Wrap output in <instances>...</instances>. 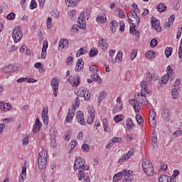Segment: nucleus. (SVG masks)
Masks as SVG:
<instances>
[{
    "label": "nucleus",
    "instance_id": "40",
    "mask_svg": "<svg viewBox=\"0 0 182 182\" xmlns=\"http://www.w3.org/2000/svg\"><path fill=\"white\" fill-rule=\"evenodd\" d=\"M123 115L119 114L114 117V122L116 123H119V122H122L123 120Z\"/></svg>",
    "mask_w": 182,
    "mask_h": 182
},
{
    "label": "nucleus",
    "instance_id": "6",
    "mask_svg": "<svg viewBox=\"0 0 182 182\" xmlns=\"http://www.w3.org/2000/svg\"><path fill=\"white\" fill-rule=\"evenodd\" d=\"M115 176L120 180L122 179V177H125L124 181L125 182H129L132 181L133 180V171L128 170V169H124L121 172H119L115 174Z\"/></svg>",
    "mask_w": 182,
    "mask_h": 182
},
{
    "label": "nucleus",
    "instance_id": "49",
    "mask_svg": "<svg viewBox=\"0 0 182 182\" xmlns=\"http://www.w3.org/2000/svg\"><path fill=\"white\" fill-rule=\"evenodd\" d=\"M123 58V53L122 51H118L117 56L115 58L116 60L118 59L120 62H122V59Z\"/></svg>",
    "mask_w": 182,
    "mask_h": 182
},
{
    "label": "nucleus",
    "instance_id": "34",
    "mask_svg": "<svg viewBox=\"0 0 182 182\" xmlns=\"http://www.w3.org/2000/svg\"><path fill=\"white\" fill-rule=\"evenodd\" d=\"M106 92L102 91L99 94V97H98V103L100 104V102H102L103 100V99H105V97H106Z\"/></svg>",
    "mask_w": 182,
    "mask_h": 182
},
{
    "label": "nucleus",
    "instance_id": "14",
    "mask_svg": "<svg viewBox=\"0 0 182 182\" xmlns=\"http://www.w3.org/2000/svg\"><path fill=\"white\" fill-rule=\"evenodd\" d=\"M162 110H163L162 112L163 119H164V120H168V119H170V115H169L170 109H168V107H167V105H163Z\"/></svg>",
    "mask_w": 182,
    "mask_h": 182
},
{
    "label": "nucleus",
    "instance_id": "23",
    "mask_svg": "<svg viewBox=\"0 0 182 182\" xmlns=\"http://www.w3.org/2000/svg\"><path fill=\"white\" fill-rule=\"evenodd\" d=\"M109 26H110L111 32L112 33H114L116 32V28H119V23H117V21L116 20H113L110 23Z\"/></svg>",
    "mask_w": 182,
    "mask_h": 182
},
{
    "label": "nucleus",
    "instance_id": "48",
    "mask_svg": "<svg viewBox=\"0 0 182 182\" xmlns=\"http://www.w3.org/2000/svg\"><path fill=\"white\" fill-rule=\"evenodd\" d=\"M50 144L52 149H55L56 147V146H58L55 139H50Z\"/></svg>",
    "mask_w": 182,
    "mask_h": 182
},
{
    "label": "nucleus",
    "instance_id": "38",
    "mask_svg": "<svg viewBox=\"0 0 182 182\" xmlns=\"http://www.w3.org/2000/svg\"><path fill=\"white\" fill-rule=\"evenodd\" d=\"M36 8H38V3H36V1L35 0H31L30 9H36Z\"/></svg>",
    "mask_w": 182,
    "mask_h": 182
},
{
    "label": "nucleus",
    "instance_id": "43",
    "mask_svg": "<svg viewBox=\"0 0 182 182\" xmlns=\"http://www.w3.org/2000/svg\"><path fill=\"white\" fill-rule=\"evenodd\" d=\"M66 5L68 4V6H76V1L75 0H65Z\"/></svg>",
    "mask_w": 182,
    "mask_h": 182
},
{
    "label": "nucleus",
    "instance_id": "2",
    "mask_svg": "<svg viewBox=\"0 0 182 182\" xmlns=\"http://www.w3.org/2000/svg\"><path fill=\"white\" fill-rule=\"evenodd\" d=\"M141 94H138L137 103H140L142 106H146V105L149 104V100L146 98V93L149 94L150 92L147 90V82L142 81L141 82Z\"/></svg>",
    "mask_w": 182,
    "mask_h": 182
},
{
    "label": "nucleus",
    "instance_id": "55",
    "mask_svg": "<svg viewBox=\"0 0 182 182\" xmlns=\"http://www.w3.org/2000/svg\"><path fill=\"white\" fill-rule=\"evenodd\" d=\"M119 16L122 19H124V18H126V16L124 15V12L123 11V9L119 10Z\"/></svg>",
    "mask_w": 182,
    "mask_h": 182
},
{
    "label": "nucleus",
    "instance_id": "32",
    "mask_svg": "<svg viewBox=\"0 0 182 182\" xmlns=\"http://www.w3.org/2000/svg\"><path fill=\"white\" fill-rule=\"evenodd\" d=\"M155 55L156 53H154V50H149L145 54L146 59H151L152 58H154Z\"/></svg>",
    "mask_w": 182,
    "mask_h": 182
},
{
    "label": "nucleus",
    "instance_id": "63",
    "mask_svg": "<svg viewBox=\"0 0 182 182\" xmlns=\"http://www.w3.org/2000/svg\"><path fill=\"white\" fill-rule=\"evenodd\" d=\"M178 53L179 59H182V46H179Z\"/></svg>",
    "mask_w": 182,
    "mask_h": 182
},
{
    "label": "nucleus",
    "instance_id": "64",
    "mask_svg": "<svg viewBox=\"0 0 182 182\" xmlns=\"http://www.w3.org/2000/svg\"><path fill=\"white\" fill-rule=\"evenodd\" d=\"M168 182H176V178H173V176H168Z\"/></svg>",
    "mask_w": 182,
    "mask_h": 182
},
{
    "label": "nucleus",
    "instance_id": "4",
    "mask_svg": "<svg viewBox=\"0 0 182 182\" xmlns=\"http://www.w3.org/2000/svg\"><path fill=\"white\" fill-rule=\"evenodd\" d=\"M47 157H48V152H46V151H42L39 154V156L38 159V166L39 170H43L46 168V164L48 163Z\"/></svg>",
    "mask_w": 182,
    "mask_h": 182
},
{
    "label": "nucleus",
    "instance_id": "28",
    "mask_svg": "<svg viewBox=\"0 0 182 182\" xmlns=\"http://www.w3.org/2000/svg\"><path fill=\"white\" fill-rule=\"evenodd\" d=\"M76 144H77V141H73L69 144V145L68 146V154L72 153V150H73V149H75V146H76Z\"/></svg>",
    "mask_w": 182,
    "mask_h": 182
},
{
    "label": "nucleus",
    "instance_id": "1",
    "mask_svg": "<svg viewBox=\"0 0 182 182\" xmlns=\"http://www.w3.org/2000/svg\"><path fill=\"white\" fill-rule=\"evenodd\" d=\"M90 167L86 164V162L82 158H77L74 162V170H78V180L82 181L84 179L85 182H90V176H86L85 171H89Z\"/></svg>",
    "mask_w": 182,
    "mask_h": 182
},
{
    "label": "nucleus",
    "instance_id": "20",
    "mask_svg": "<svg viewBox=\"0 0 182 182\" xmlns=\"http://www.w3.org/2000/svg\"><path fill=\"white\" fill-rule=\"evenodd\" d=\"M48 41H43L42 52H41V59H45L46 58V50L48 49Z\"/></svg>",
    "mask_w": 182,
    "mask_h": 182
},
{
    "label": "nucleus",
    "instance_id": "41",
    "mask_svg": "<svg viewBox=\"0 0 182 182\" xmlns=\"http://www.w3.org/2000/svg\"><path fill=\"white\" fill-rule=\"evenodd\" d=\"M171 95L173 99H177L178 96V90H176L175 88H173L171 91Z\"/></svg>",
    "mask_w": 182,
    "mask_h": 182
},
{
    "label": "nucleus",
    "instance_id": "9",
    "mask_svg": "<svg viewBox=\"0 0 182 182\" xmlns=\"http://www.w3.org/2000/svg\"><path fill=\"white\" fill-rule=\"evenodd\" d=\"M85 13H81L77 19V23H79L80 29H86V21H85Z\"/></svg>",
    "mask_w": 182,
    "mask_h": 182
},
{
    "label": "nucleus",
    "instance_id": "31",
    "mask_svg": "<svg viewBox=\"0 0 182 182\" xmlns=\"http://www.w3.org/2000/svg\"><path fill=\"white\" fill-rule=\"evenodd\" d=\"M171 53H173V48L171 47H167L165 49V55L166 58H169L171 56Z\"/></svg>",
    "mask_w": 182,
    "mask_h": 182
},
{
    "label": "nucleus",
    "instance_id": "46",
    "mask_svg": "<svg viewBox=\"0 0 182 182\" xmlns=\"http://www.w3.org/2000/svg\"><path fill=\"white\" fill-rule=\"evenodd\" d=\"M157 43H159V41H157V39L153 38L150 43L151 48H156L157 46Z\"/></svg>",
    "mask_w": 182,
    "mask_h": 182
},
{
    "label": "nucleus",
    "instance_id": "5",
    "mask_svg": "<svg viewBox=\"0 0 182 182\" xmlns=\"http://www.w3.org/2000/svg\"><path fill=\"white\" fill-rule=\"evenodd\" d=\"M143 170L146 176H153L154 174V168L153 164L150 163V161L147 159H144L142 161Z\"/></svg>",
    "mask_w": 182,
    "mask_h": 182
},
{
    "label": "nucleus",
    "instance_id": "13",
    "mask_svg": "<svg viewBox=\"0 0 182 182\" xmlns=\"http://www.w3.org/2000/svg\"><path fill=\"white\" fill-rule=\"evenodd\" d=\"M76 119L80 124H82V126H86V122H85V116H83V112L80 111L77 112Z\"/></svg>",
    "mask_w": 182,
    "mask_h": 182
},
{
    "label": "nucleus",
    "instance_id": "17",
    "mask_svg": "<svg viewBox=\"0 0 182 182\" xmlns=\"http://www.w3.org/2000/svg\"><path fill=\"white\" fill-rule=\"evenodd\" d=\"M0 109L3 112H9L12 109V105L9 103H5L4 102H0Z\"/></svg>",
    "mask_w": 182,
    "mask_h": 182
},
{
    "label": "nucleus",
    "instance_id": "8",
    "mask_svg": "<svg viewBox=\"0 0 182 182\" xmlns=\"http://www.w3.org/2000/svg\"><path fill=\"white\" fill-rule=\"evenodd\" d=\"M51 86L53 87V95L55 96V97H56L58 96V93L59 92V80H58L56 78L53 77L51 80Z\"/></svg>",
    "mask_w": 182,
    "mask_h": 182
},
{
    "label": "nucleus",
    "instance_id": "15",
    "mask_svg": "<svg viewBox=\"0 0 182 182\" xmlns=\"http://www.w3.org/2000/svg\"><path fill=\"white\" fill-rule=\"evenodd\" d=\"M59 49H65L69 48V40L66 38H61L58 43Z\"/></svg>",
    "mask_w": 182,
    "mask_h": 182
},
{
    "label": "nucleus",
    "instance_id": "26",
    "mask_svg": "<svg viewBox=\"0 0 182 182\" xmlns=\"http://www.w3.org/2000/svg\"><path fill=\"white\" fill-rule=\"evenodd\" d=\"M126 124L128 130H132V129L135 127L134 122H133V120L131 118L127 119Z\"/></svg>",
    "mask_w": 182,
    "mask_h": 182
},
{
    "label": "nucleus",
    "instance_id": "51",
    "mask_svg": "<svg viewBox=\"0 0 182 182\" xmlns=\"http://www.w3.org/2000/svg\"><path fill=\"white\" fill-rule=\"evenodd\" d=\"M111 141H112L113 144L120 143V141H122V138H117V137L114 136L111 139Z\"/></svg>",
    "mask_w": 182,
    "mask_h": 182
},
{
    "label": "nucleus",
    "instance_id": "50",
    "mask_svg": "<svg viewBox=\"0 0 182 182\" xmlns=\"http://www.w3.org/2000/svg\"><path fill=\"white\" fill-rule=\"evenodd\" d=\"M136 120L139 124H141V122H143V117L140 114H136Z\"/></svg>",
    "mask_w": 182,
    "mask_h": 182
},
{
    "label": "nucleus",
    "instance_id": "21",
    "mask_svg": "<svg viewBox=\"0 0 182 182\" xmlns=\"http://www.w3.org/2000/svg\"><path fill=\"white\" fill-rule=\"evenodd\" d=\"M137 102H138L137 100H129V103L134 102L133 107H134L136 113H139L140 112V110L141 109V107H140V105L139 104L137 105Z\"/></svg>",
    "mask_w": 182,
    "mask_h": 182
},
{
    "label": "nucleus",
    "instance_id": "47",
    "mask_svg": "<svg viewBox=\"0 0 182 182\" xmlns=\"http://www.w3.org/2000/svg\"><path fill=\"white\" fill-rule=\"evenodd\" d=\"M81 149H82V150H83V151H85V153H87V151H89V149H90L89 144H82L81 146Z\"/></svg>",
    "mask_w": 182,
    "mask_h": 182
},
{
    "label": "nucleus",
    "instance_id": "3",
    "mask_svg": "<svg viewBox=\"0 0 182 182\" xmlns=\"http://www.w3.org/2000/svg\"><path fill=\"white\" fill-rule=\"evenodd\" d=\"M79 105H80V100H79V97H77L75 99V105H73L72 109L68 110V115L65 118L66 123H70L72 122V119L73 117H75V112H76V107H79Z\"/></svg>",
    "mask_w": 182,
    "mask_h": 182
},
{
    "label": "nucleus",
    "instance_id": "22",
    "mask_svg": "<svg viewBox=\"0 0 182 182\" xmlns=\"http://www.w3.org/2000/svg\"><path fill=\"white\" fill-rule=\"evenodd\" d=\"M2 72H4V73H11V72H15V67L12 65H6L2 68Z\"/></svg>",
    "mask_w": 182,
    "mask_h": 182
},
{
    "label": "nucleus",
    "instance_id": "54",
    "mask_svg": "<svg viewBox=\"0 0 182 182\" xmlns=\"http://www.w3.org/2000/svg\"><path fill=\"white\" fill-rule=\"evenodd\" d=\"M93 120H95V115L88 117V119H87V123L88 124H92L93 123Z\"/></svg>",
    "mask_w": 182,
    "mask_h": 182
},
{
    "label": "nucleus",
    "instance_id": "37",
    "mask_svg": "<svg viewBox=\"0 0 182 182\" xmlns=\"http://www.w3.org/2000/svg\"><path fill=\"white\" fill-rule=\"evenodd\" d=\"M181 83V80H176L174 82V89L175 90H180V84Z\"/></svg>",
    "mask_w": 182,
    "mask_h": 182
},
{
    "label": "nucleus",
    "instance_id": "56",
    "mask_svg": "<svg viewBox=\"0 0 182 182\" xmlns=\"http://www.w3.org/2000/svg\"><path fill=\"white\" fill-rule=\"evenodd\" d=\"M132 19H135V23L139 26L140 25V17L136 15V16H134Z\"/></svg>",
    "mask_w": 182,
    "mask_h": 182
},
{
    "label": "nucleus",
    "instance_id": "10",
    "mask_svg": "<svg viewBox=\"0 0 182 182\" xmlns=\"http://www.w3.org/2000/svg\"><path fill=\"white\" fill-rule=\"evenodd\" d=\"M151 26L157 32H161V27L160 26V21L156 19L154 17H151Z\"/></svg>",
    "mask_w": 182,
    "mask_h": 182
},
{
    "label": "nucleus",
    "instance_id": "29",
    "mask_svg": "<svg viewBox=\"0 0 182 182\" xmlns=\"http://www.w3.org/2000/svg\"><path fill=\"white\" fill-rule=\"evenodd\" d=\"M98 53H99V51L97 50V49L96 48H92L89 52V56H90V58H93V57L96 56Z\"/></svg>",
    "mask_w": 182,
    "mask_h": 182
},
{
    "label": "nucleus",
    "instance_id": "33",
    "mask_svg": "<svg viewBox=\"0 0 182 182\" xmlns=\"http://www.w3.org/2000/svg\"><path fill=\"white\" fill-rule=\"evenodd\" d=\"M99 46H102V48H107L109 46V43H107V41L103 38H102L100 41H99Z\"/></svg>",
    "mask_w": 182,
    "mask_h": 182
},
{
    "label": "nucleus",
    "instance_id": "45",
    "mask_svg": "<svg viewBox=\"0 0 182 182\" xmlns=\"http://www.w3.org/2000/svg\"><path fill=\"white\" fill-rule=\"evenodd\" d=\"M16 16V15L14 13L11 12L7 15L6 18L9 21H14Z\"/></svg>",
    "mask_w": 182,
    "mask_h": 182
},
{
    "label": "nucleus",
    "instance_id": "58",
    "mask_svg": "<svg viewBox=\"0 0 182 182\" xmlns=\"http://www.w3.org/2000/svg\"><path fill=\"white\" fill-rule=\"evenodd\" d=\"M156 119H151V121H149V124L151 126V127H152L153 129H154V127H156Z\"/></svg>",
    "mask_w": 182,
    "mask_h": 182
},
{
    "label": "nucleus",
    "instance_id": "53",
    "mask_svg": "<svg viewBox=\"0 0 182 182\" xmlns=\"http://www.w3.org/2000/svg\"><path fill=\"white\" fill-rule=\"evenodd\" d=\"M149 117H153V119H156V112L154 111V109H151L149 111Z\"/></svg>",
    "mask_w": 182,
    "mask_h": 182
},
{
    "label": "nucleus",
    "instance_id": "16",
    "mask_svg": "<svg viewBox=\"0 0 182 182\" xmlns=\"http://www.w3.org/2000/svg\"><path fill=\"white\" fill-rule=\"evenodd\" d=\"M48 107H44L42 111V118L44 122V124H48V120H49V117H48Z\"/></svg>",
    "mask_w": 182,
    "mask_h": 182
},
{
    "label": "nucleus",
    "instance_id": "27",
    "mask_svg": "<svg viewBox=\"0 0 182 182\" xmlns=\"http://www.w3.org/2000/svg\"><path fill=\"white\" fill-rule=\"evenodd\" d=\"M134 16H137V14H136V11H129L128 13L127 18L129 23H132V25H134V23H133V20H132Z\"/></svg>",
    "mask_w": 182,
    "mask_h": 182
},
{
    "label": "nucleus",
    "instance_id": "7",
    "mask_svg": "<svg viewBox=\"0 0 182 182\" xmlns=\"http://www.w3.org/2000/svg\"><path fill=\"white\" fill-rule=\"evenodd\" d=\"M23 36V34L22 33L21 28L19 27V26H17V28H14L13 30L12 38L15 43H18V42L22 39Z\"/></svg>",
    "mask_w": 182,
    "mask_h": 182
},
{
    "label": "nucleus",
    "instance_id": "42",
    "mask_svg": "<svg viewBox=\"0 0 182 182\" xmlns=\"http://www.w3.org/2000/svg\"><path fill=\"white\" fill-rule=\"evenodd\" d=\"M154 78V74H151L150 73H146V81L150 82L151 80H153Z\"/></svg>",
    "mask_w": 182,
    "mask_h": 182
},
{
    "label": "nucleus",
    "instance_id": "61",
    "mask_svg": "<svg viewBox=\"0 0 182 182\" xmlns=\"http://www.w3.org/2000/svg\"><path fill=\"white\" fill-rule=\"evenodd\" d=\"M161 170H163V171H166L167 170V164H166V163H164V162L161 163Z\"/></svg>",
    "mask_w": 182,
    "mask_h": 182
},
{
    "label": "nucleus",
    "instance_id": "59",
    "mask_svg": "<svg viewBox=\"0 0 182 182\" xmlns=\"http://www.w3.org/2000/svg\"><path fill=\"white\" fill-rule=\"evenodd\" d=\"M77 27H79V25H73L71 28V32L73 33L77 32V31H79Z\"/></svg>",
    "mask_w": 182,
    "mask_h": 182
},
{
    "label": "nucleus",
    "instance_id": "12",
    "mask_svg": "<svg viewBox=\"0 0 182 182\" xmlns=\"http://www.w3.org/2000/svg\"><path fill=\"white\" fill-rule=\"evenodd\" d=\"M129 33H131V35H134V36H136L134 38V41L136 42H138V41L140 40V31H136V25L133 26V27L130 26Z\"/></svg>",
    "mask_w": 182,
    "mask_h": 182
},
{
    "label": "nucleus",
    "instance_id": "35",
    "mask_svg": "<svg viewBox=\"0 0 182 182\" xmlns=\"http://www.w3.org/2000/svg\"><path fill=\"white\" fill-rule=\"evenodd\" d=\"M91 77L92 79V80H94L95 82H97L102 80V78H100V76L99 75V73H94L91 75Z\"/></svg>",
    "mask_w": 182,
    "mask_h": 182
},
{
    "label": "nucleus",
    "instance_id": "18",
    "mask_svg": "<svg viewBox=\"0 0 182 182\" xmlns=\"http://www.w3.org/2000/svg\"><path fill=\"white\" fill-rule=\"evenodd\" d=\"M41 127H42V123H41V121H39V118H37L33 127V133H38V132L41 130Z\"/></svg>",
    "mask_w": 182,
    "mask_h": 182
},
{
    "label": "nucleus",
    "instance_id": "11",
    "mask_svg": "<svg viewBox=\"0 0 182 182\" xmlns=\"http://www.w3.org/2000/svg\"><path fill=\"white\" fill-rule=\"evenodd\" d=\"M134 154V148H131L128 153H127L122 158L119 159V163H122V161H127V160H129V159H130Z\"/></svg>",
    "mask_w": 182,
    "mask_h": 182
},
{
    "label": "nucleus",
    "instance_id": "52",
    "mask_svg": "<svg viewBox=\"0 0 182 182\" xmlns=\"http://www.w3.org/2000/svg\"><path fill=\"white\" fill-rule=\"evenodd\" d=\"M50 139H55L56 132H55L54 129L50 130Z\"/></svg>",
    "mask_w": 182,
    "mask_h": 182
},
{
    "label": "nucleus",
    "instance_id": "39",
    "mask_svg": "<svg viewBox=\"0 0 182 182\" xmlns=\"http://www.w3.org/2000/svg\"><path fill=\"white\" fill-rule=\"evenodd\" d=\"M75 14H76V11L75 10H71L68 12L70 19H75L76 18V15H75Z\"/></svg>",
    "mask_w": 182,
    "mask_h": 182
},
{
    "label": "nucleus",
    "instance_id": "25",
    "mask_svg": "<svg viewBox=\"0 0 182 182\" xmlns=\"http://www.w3.org/2000/svg\"><path fill=\"white\" fill-rule=\"evenodd\" d=\"M80 83V78L79 77V75H75L71 81V85H73V86H79Z\"/></svg>",
    "mask_w": 182,
    "mask_h": 182
},
{
    "label": "nucleus",
    "instance_id": "44",
    "mask_svg": "<svg viewBox=\"0 0 182 182\" xmlns=\"http://www.w3.org/2000/svg\"><path fill=\"white\" fill-rule=\"evenodd\" d=\"M170 76H171V75H170V74L165 75L163 77L161 82H163V83H164L166 85V83H167V82H168V79H170Z\"/></svg>",
    "mask_w": 182,
    "mask_h": 182
},
{
    "label": "nucleus",
    "instance_id": "36",
    "mask_svg": "<svg viewBox=\"0 0 182 182\" xmlns=\"http://www.w3.org/2000/svg\"><path fill=\"white\" fill-rule=\"evenodd\" d=\"M159 182H168V176L166 175H161L159 178Z\"/></svg>",
    "mask_w": 182,
    "mask_h": 182
},
{
    "label": "nucleus",
    "instance_id": "19",
    "mask_svg": "<svg viewBox=\"0 0 182 182\" xmlns=\"http://www.w3.org/2000/svg\"><path fill=\"white\" fill-rule=\"evenodd\" d=\"M87 94V97L86 99H90V92H89L88 90L87 89H80L79 91H78V96L80 97H85V94Z\"/></svg>",
    "mask_w": 182,
    "mask_h": 182
},
{
    "label": "nucleus",
    "instance_id": "24",
    "mask_svg": "<svg viewBox=\"0 0 182 182\" xmlns=\"http://www.w3.org/2000/svg\"><path fill=\"white\" fill-rule=\"evenodd\" d=\"M156 9H157L158 12L161 14L163 12H166V11L167 10V6H166V5L164 4L161 3L160 4H158L156 6Z\"/></svg>",
    "mask_w": 182,
    "mask_h": 182
},
{
    "label": "nucleus",
    "instance_id": "60",
    "mask_svg": "<svg viewBox=\"0 0 182 182\" xmlns=\"http://www.w3.org/2000/svg\"><path fill=\"white\" fill-rule=\"evenodd\" d=\"M174 19H176V15L172 14L169 18H168V21L169 23H173L174 22Z\"/></svg>",
    "mask_w": 182,
    "mask_h": 182
},
{
    "label": "nucleus",
    "instance_id": "57",
    "mask_svg": "<svg viewBox=\"0 0 182 182\" xmlns=\"http://www.w3.org/2000/svg\"><path fill=\"white\" fill-rule=\"evenodd\" d=\"M166 72L168 75H171L173 76V69L171 68V65H168L166 68Z\"/></svg>",
    "mask_w": 182,
    "mask_h": 182
},
{
    "label": "nucleus",
    "instance_id": "30",
    "mask_svg": "<svg viewBox=\"0 0 182 182\" xmlns=\"http://www.w3.org/2000/svg\"><path fill=\"white\" fill-rule=\"evenodd\" d=\"M107 19L106 16L105 17L102 16H97L96 18V21L98 23H106Z\"/></svg>",
    "mask_w": 182,
    "mask_h": 182
},
{
    "label": "nucleus",
    "instance_id": "62",
    "mask_svg": "<svg viewBox=\"0 0 182 182\" xmlns=\"http://www.w3.org/2000/svg\"><path fill=\"white\" fill-rule=\"evenodd\" d=\"M88 113L90 114V116H95V109H93V107H90L88 109Z\"/></svg>",
    "mask_w": 182,
    "mask_h": 182
}]
</instances>
